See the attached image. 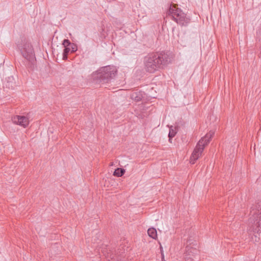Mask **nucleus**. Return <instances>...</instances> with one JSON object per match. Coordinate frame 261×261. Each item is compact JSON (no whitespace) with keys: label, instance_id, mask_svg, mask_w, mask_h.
<instances>
[{"label":"nucleus","instance_id":"obj_1","mask_svg":"<svg viewBox=\"0 0 261 261\" xmlns=\"http://www.w3.org/2000/svg\"><path fill=\"white\" fill-rule=\"evenodd\" d=\"M171 59L167 53L159 51L148 54L144 58V65L146 71L154 73L155 71L163 69L170 62Z\"/></svg>","mask_w":261,"mask_h":261},{"label":"nucleus","instance_id":"obj_2","mask_svg":"<svg viewBox=\"0 0 261 261\" xmlns=\"http://www.w3.org/2000/svg\"><path fill=\"white\" fill-rule=\"evenodd\" d=\"M249 227L247 229L249 235L254 237V241H261V202L253 204L250 208Z\"/></svg>","mask_w":261,"mask_h":261},{"label":"nucleus","instance_id":"obj_3","mask_svg":"<svg viewBox=\"0 0 261 261\" xmlns=\"http://www.w3.org/2000/svg\"><path fill=\"white\" fill-rule=\"evenodd\" d=\"M18 47L21 55L27 60V68L33 70L36 59L32 45L28 42H23L22 44L18 45Z\"/></svg>","mask_w":261,"mask_h":261},{"label":"nucleus","instance_id":"obj_4","mask_svg":"<svg viewBox=\"0 0 261 261\" xmlns=\"http://www.w3.org/2000/svg\"><path fill=\"white\" fill-rule=\"evenodd\" d=\"M167 14L169 16L172 17L173 20L181 27H186L190 22V17L187 16L180 9L177 8L174 4L170 6Z\"/></svg>","mask_w":261,"mask_h":261},{"label":"nucleus","instance_id":"obj_5","mask_svg":"<svg viewBox=\"0 0 261 261\" xmlns=\"http://www.w3.org/2000/svg\"><path fill=\"white\" fill-rule=\"evenodd\" d=\"M214 135V132L210 131L209 133L206 134L204 137L199 140L190 158V162L192 164H194L195 162L201 155L204 147L210 142L211 139Z\"/></svg>","mask_w":261,"mask_h":261},{"label":"nucleus","instance_id":"obj_6","mask_svg":"<svg viewBox=\"0 0 261 261\" xmlns=\"http://www.w3.org/2000/svg\"><path fill=\"white\" fill-rule=\"evenodd\" d=\"M117 72V70L114 66L102 67L99 70L97 78L101 83H108L116 76Z\"/></svg>","mask_w":261,"mask_h":261},{"label":"nucleus","instance_id":"obj_7","mask_svg":"<svg viewBox=\"0 0 261 261\" xmlns=\"http://www.w3.org/2000/svg\"><path fill=\"white\" fill-rule=\"evenodd\" d=\"M12 120L14 123L22 126L23 127H26L29 124L28 118L24 116H14L12 117Z\"/></svg>","mask_w":261,"mask_h":261},{"label":"nucleus","instance_id":"obj_8","mask_svg":"<svg viewBox=\"0 0 261 261\" xmlns=\"http://www.w3.org/2000/svg\"><path fill=\"white\" fill-rule=\"evenodd\" d=\"M143 97V93L140 91H134L130 94V98L136 101H141Z\"/></svg>","mask_w":261,"mask_h":261},{"label":"nucleus","instance_id":"obj_9","mask_svg":"<svg viewBox=\"0 0 261 261\" xmlns=\"http://www.w3.org/2000/svg\"><path fill=\"white\" fill-rule=\"evenodd\" d=\"M122 253L123 252H121V253ZM119 253L120 254V251L117 253L115 252V253H113V251L110 250V252H108L107 254V257L111 259V260L109 259V261H119L118 258Z\"/></svg>","mask_w":261,"mask_h":261},{"label":"nucleus","instance_id":"obj_10","mask_svg":"<svg viewBox=\"0 0 261 261\" xmlns=\"http://www.w3.org/2000/svg\"><path fill=\"white\" fill-rule=\"evenodd\" d=\"M63 45L66 47L72 46L71 52H75L77 50V46L74 43H71L68 39H64L62 43Z\"/></svg>","mask_w":261,"mask_h":261},{"label":"nucleus","instance_id":"obj_11","mask_svg":"<svg viewBox=\"0 0 261 261\" xmlns=\"http://www.w3.org/2000/svg\"><path fill=\"white\" fill-rule=\"evenodd\" d=\"M177 133V130L175 127L172 126L170 127L169 132L168 134L169 141L171 143L172 139L175 136Z\"/></svg>","mask_w":261,"mask_h":261},{"label":"nucleus","instance_id":"obj_12","mask_svg":"<svg viewBox=\"0 0 261 261\" xmlns=\"http://www.w3.org/2000/svg\"><path fill=\"white\" fill-rule=\"evenodd\" d=\"M147 233L148 236L153 239H156L158 237L156 230L154 228H149L148 229Z\"/></svg>","mask_w":261,"mask_h":261},{"label":"nucleus","instance_id":"obj_13","mask_svg":"<svg viewBox=\"0 0 261 261\" xmlns=\"http://www.w3.org/2000/svg\"><path fill=\"white\" fill-rule=\"evenodd\" d=\"M125 172L124 169L118 168L115 170L113 175L117 177H121L124 174Z\"/></svg>","mask_w":261,"mask_h":261},{"label":"nucleus","instance_id":"obj_14","mask_svg":"<svg viewBox=\"0 0 261 261\" xmlns=\"http://www.w3.org/2000/svg\"><path fill=\"white\" fill-rule=\"evenodd\" d=\"M69 54V49L67 48H64L63 53V59L66 60L68 58V55Z\"/></svg>","mask_w":261,"mask_h":261},{"label":"nucleus","instance_id":"obj_15","mask_svg":"<svg viewBox=\"0 0 261 261\" xmlns=\"http://www.w3.org/2000/svg\"><path fill=\"white\" fill-rule=\"evenodd\" d=\"M192 244H193V242H192V240H191V239H189L188 240H187V246L186 248H188V246H189V245H191Z\"/></svg>","mask_w":261,"mask_h":261},{"label":"nucleus","instance_id":"obj_16","mask_svg":"<svg viewBox=\"0 0 261 261\" xmlns=\"http://www.w3.org/2000/svg\"><path fill=\"white\" fill-rule=\"evenodd\" d=\"M257 34L259 37L261 36V25L260 29L257 32Z\"/></svg>","mask_w":261,"mask_h":261},{"label":"nucleus","instance_id":"obj_17","mask_svg":"<svg viewBox=\"0 0 261 261\" xmlns=\"http://www.w3.org/2000/svg\"><path fill=\"white\" fill-rule=\"evenodd\" d=\"M65 48H67L69 49V53L70 52V53H72L71 52V50H72V46H68V47H66Z\"/></svg>","mask_w":261,"mask_h":261},{"label":"nucleus","instance_id":"obj_18","mask_svg":"<svg viewBox=\"0 0 261 261\" xmlns=\"http://www.w3.org/2000/svg\"><path fill=\"white\" fill-rule=\"evenodd\" d=\"M161 255H162V260H165L164 259V254L162 250H161Z\"/></svg>","mask_w":261,"mask_h":261},{"label":"nucleus","instance_id":"obj_19","mask_svg":"<svg viewBox=\"0 0 261 261\" xmlns=\"http://www.w3.org/2000/svg\"><path fill=\"white\" fill-rule=\"evenodd\" d=\"M189 260V259H187L186 261H188ZM191 261V260H190Z\"/></svg>","mask_w":261,"mask_h":261},{"label":"nucleus","instance_id":"obj_20","mask_svg":"<svg viewBox=\"0 0 261 261\" xmlns=\"http://www.w3.org/2000/svg\"><path fill=\"white\" fill-rule=\"evenodd\" d=\"M162 261H166L165 260H163Z\"/></svg>","mask_w":261,"mask_h":261}]
</instances>
